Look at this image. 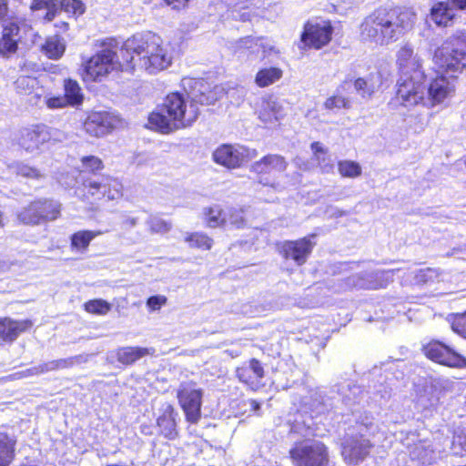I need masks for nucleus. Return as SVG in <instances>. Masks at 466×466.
<instances>
[{
  "label": "nucleus",
  "mask_w": 466,
  "mask_h": 466,
  "mask_svg": "<svg viewBox=\"0 0 466 466\" xmlns=\"http://www.w3.org/2000/svg\"><path fill=\"white\" fill-rule=\"evenodd\" d=\"M396 99L405 107L426 106L425 74L415 72L412 76H400L396 84Z\"/></svg>",
  "instance_id": "6e6552de"
},
{
  "label": "nucleus",
  "mask_w": 466,
  "mask_h": 466,
  "mask_svg": "<svg viewBox=\"0 0 466 466\" xmlns=\"http://www.w3.org/2000/svg\"><path fill=\"white\" fill-rule=\"evenodd\" d=\"M104 168L102 160L95 156L81 158L76 182H80L88 194L96 199L103 198L108 200L116 199L121 196V183L111 177L97 174Z\"/></svg>",
  "instance_id": "39448f33"
},
{
  "label": "nucleus",
  "mask_w": 466,
  "mask_h": 466,
  "mask_svg": "<svg viewBox=\"0 0 466 466\" xmlns=\"http://www.w3.org/2000/svg\"><path fill=\"white\" fill-rule=\"evenodd\" d=\"M452 329L454 331H456L458 334L461 335L462 337L466 338V315L463 316L461 319H458L453 325Z\"/></svg>",
  "instance_id": "13d9d810"
},
{
  "label": "nucleus",
  "mask_w": 466,
  "mask_h": 466,
  "mask_svg": "<svg viewBox=\"0 0 466 466\" xmlns=\"http://www.w3.org/2000/svg\"><path fill=\"white\" fill-rule=\"evenodd\" d=\"M121 56L127 69L133 70L137 66L149 74L167 68L172 62L169 46L152 32L137 34L126 40Z\"/></svg>",
  "instance_id": "f03ea898"
},
{
  "label": "nucleus",
  "mask_w": 466,
  "mask_h": 466,
  "mask_svg": "<svg viewBox=\"0 0 466 466\" xmlns=\"http://www.w3.org/2000/svg\"><path fill=\"white\" fill-rule=\"evenodd\" d=\"M177 413L175 412L172 406H167L162 415L157 420V424L160 430L161 434L169 440H174L177 436L176 417Z\"/></svg>",
  "instance_id": "a878e982"
},
{
  "label": "nucleus",
  "mask_w": 466,
  "mask_h": 466,
  "mask_svg": "<svg viewBox=\"0 0 466 466\" xmlns=\"http://www.w3.org/2000/svg\"><path fill=\"white\" fill-rule=\"evenodd\" d=\"M43 51L51 59H57L62 56L65 52V46L61 39L57 36H52L46 39L43 46Z\"/></svg>",
  "instance_id": "58836bf2"
},
{
  "label": "nucleus",
  "mask_w": 466,
  "mask_h": 466,
  "mask_svg": "<svg viewBox=\"0 0 466 466\" xmlns=\"http://www.w3.org/2000/svg\"><path fill=\"white\" fill-rule=\"evenodd\" d=\"M258 119L266 127H278L286 116L282 102L272 96L263 97L256 109Z\"/></svg>",
  "instance_id": "a211bd4d"
},
{
  "label": "nucleus",
  "mask_w": 466,
  "mask_h": 466,
  "mask_svg": "<svg viewBox=\"0 0 466 466\" xmlns=\"http://www.w3.org/2000/svg\"><path fill=\"white\" fill-rule=\"evenodd\" d=\"M185 241L189 244L191 248H197L204 250H208L213 245V239L203 233L195 232L186 237Z\"/></svg>",
  "instance_id": "a19ab883"
},
{
  "label": "nucleus",
  "mask_w": 466,
  "mask_h": 466,
  "mask_svg": "<svg viewBox=\"0 0 466 466\" xmlns=\"http://www.w3.org/2000/svg\"><path fill=\"white\" fill-rule=\"evenodd\" d=\"M54 370H57L56 360L28 369L26 372L28 373V375H39Z\"/></svg>",
  "instance_id": "3c124183"
},
{
  "label": "nucleus",
  "mask_w": 466,
  "mask_h": 466,
  "mask_svg": "<svg viewBox=\"0 0 466 466\" xmlns=\"http://www.w3.org/2000/svg\"><path fill=\"white\" fill-rule=\"evenodd\" d=\"M30 326V321H15L5 318L0 319V338L4 340L13 341L18 335Z\"/></svg>",
  "instance_id": "cd10ccee"
},
{
  "label": "nucleus",
  "mask_w": 466,
  "mask_h": 466,
  "mask_svg": "<svg viewBox=\"0 0 466 466\" xmlns=\"http://www.w3.org/2000/svg\"><path fill=\"white\" fill-rule=\"evenodd\" d=\"M203 390L194 381L182 382L177 391L178 403L187 421L196 424L201 418Z\"/></svg>",
  "instance_id": "9b49d317"
},
{
  "label": "nucleus",
  "mask_w": 466,
  "mask_h": 466,
  "mask_svg": "<svg viewBox=\"0 0 466 466\" xmlns=\"http://www.w3.org/2000/svg\"><path fill=\"white\" fill-rule=\"evenodd\" d=\"M338 393L347 406L360 403L364 395L363 390L352 382H343L338 387Z\"/></svg>",
  "instance_id": "7c9ffc66"
},
{
  "label": "nucleus",
  "mask_w": 466,
  "mask_h": 466,
  "mask_svg": "<svg viewBox=\"0 0 466 466\" xmlns=\"http://www.w3.org/2000/svg\"><path fill=\"white\" fill-rule=\"evenodd\" d=\"M138 219L133 217H127L123 221V224L126 228H132L137 225Z\"/></svg>",
  "instance_id": "052dcab7"
},
{
  "label": "nucleus",
  "mask_w": 466,
  "mask_h": 466,
  "mask_svg": "<svg viewBox=\"0 0 466 466\" xmlns=\"http://www.w3.org/2000/svg\"><path fill=\"white\" fill-rule=\"evenodd\" d=\"M379 78V76H377ZM354 89L358 95L364 99H369L375 93L379 86V79L375 80L374 75L366 77H359L354 80Z\"/></svg>",
  "instance_id": "2f4dec72"
},
{
  "label": "nucleus",
  "mask_w": 466,
  "mask_h": 466,
  "mask_svg": "<svg viewBox=\"0 0 466 466\" xmlns=\"http://www.w3.org/2000/svg\"><path fill=\"white\" fill-rule=\"evenodd\" d=\"M63 134L45 125H35L23 128L17 137L18 146L28 153H35L46 143L55 140L61 141Z\"/></svg>",
  "instance_id": "f8f14e48"
},
{
  "label": "nucleus",
  "mask_w": 466,
  "mask_h": 466,
  "mask_svg": "<svg viewBox=\"0 0 466 466\" xmlns=\"http://www.w3.org/2000/svg\"><path fill=\"white\" fill-rule=\"evenodd\" d=\"M255 149H249L241 145L224 144L219 146L212 154L213 160L228 168H236L244 162L255 157Z\"/></svg>",
  "instance_id": "ddd939ff"
},
{
  "label": "nucleus",
  "mask_w": 466,
  "mask_h": 466,
  "mask_svg": "<svg viewBox=\"0 0 466 466\" xmlns=\"http://www.w3.org/2000/svg\"><path fill=\"white\" fill-rule=\"evenodd\" d=\"M397 65L400 76H414L415 72L424 73L422 61L418 54L414 53L413 47L406 44L397 53Z\"/></svg>",
  "instance_id": "412c9836"
},
{
  "label": "nucleus",
  "mask_w": 466,
  "mask_h": 466,
  "mask_svg": "<svg viewBox=\"0 0 466 466\" xmlns=\"http://www.w3.org/2000/svg\"><path fill=\"white\" fill-rule=\"evenodd\" d=\"M437 279V272L431 268H420L415 272L414 283L417 285L427 284Z\"/></svg>",
  "instance_id": "de8ad7c7"
},
{
  "label": "nucleus",
  "mask_w": 466,
  "mask_h": 466,
  "mask_svg": "<svg viewBox=\"0 0 466 466\" xmlns=\"http://www.w3.org/2000/svg\"><path fill=\"white\" fill-rule=\"evenodd\" d=\"M101 234V231H78L71 237L72 246L76 248H86L91 240Z\"/></svg>",
  "instance_id": "ea45409f"
},
{
  "label": "nucleus",
  "mask_w": 466,
  "mask_h": 466,
  "mask_svg": "<svg viewBox=\"0 0 466 466\" xmlns=\"http://www.w3.org/2000/svg\"><path fill=\"white\" fill-rule=\"evenodd\" d=\"M16 439L0 432V466H10L15 456Z\"/></svg>",
  "instance_id": "c756f323"
},
{
  "label": "nucleus",
  "mask_w": 466,
  "mask_h": 466,
  "mask_svg": "<svg viewBox=\"0 0 466 466\" xmlns=\"http://www.w3.org/2000/svg\"><path fill=\"white\" fill-rule=\"evenodd\" d=\"M288 162L285 157L278 154H269L252 164L251 169L259 175L277 174L287 169Z\"/></svg>",
  "instance_id": "b1692460"
},
{
  "label": "nucleus",
  "mask_w": 466,
  "mask_h": 466,
  "mask_svg": "<svg viewBox=\"0 0 466 466\" xmlns=\"http://www.w3.org/2000/svg\"><path fill=\"white\" fill-rule=\"evenodd\" d=\"M395 271L399 269L360 272L348 277L346 284L350 288L363 289H383L393 280Z\"/></svg>",
  "instance_id": "4468645a"
},
{
  "label": "nucleus",
  "mask_w": 466,
  "mask_h": 466,
  "mask_svg": "<svg viewBox=\"0 0 466 466\" xmlns=\"http://www.w3.org/2000/svg\"><path fill=\"white\" fill-rule=\"evenodd\" d=\"M260 47H261V58H265L266 56H269L271 53H276L275 46L272 45V43L265 38L260 37Z\"/></svg>",
  "instance_id": "4d7b16f0"
},
{
  "label": "nucleus",
  "mask_w": 466,
  "mask_h": 466,
  "mask_svg": "<svg viewBox=\"0 0 466 466\" xmlns=\"http://www.w3.org/2000/svg\"><path fill=\"white\" fill-rule=\"evenodd\" d=\"M454 17V8L449 2L435 3L431 8V19L439 26L450 25Z\"/></svg>",
  "instance_id": "393cba45"
},
{
  "label": "nucleus",
  "mask_w": 466,
  "mask_h": 466,
  "mask_svg": "<svg viewBox=\"0 0 466 466\" xmlns=\"http://www.w3.org/2000/svg\"><path fill=\"white\" fill-rule=\"evenodd\" d=\"M9 168L16 176L30 180L41 181L45 178V174L40 169L22 161L13 163Z\"/></svg>",
  "instance_id": "473e14b6"
},
{
  "label": "nucleus",
  "mask_w": 466,
  "mask_h": 466,
  "mask_svg": "<svg viewBox=\"0 0 466 466\" xmlns=\"http://www.w3.org/2000/svg\"><path fill=\"white\" fill-rule=\"evenodd\" d=\"M296 466H329L328 447L319 441H305L289 451Z\"/></svg>",
  "instance_id": "9d476101"
},
{
  "label": "nucleus",
  "mask_w": 466,
  "mask_h": 466,
  "mask_svg": "<svg viewBox=\"0 0 466 466\" xmlns=\"http://www.w3.org/2000/svg\"><path fill=\"white\" fill-rule=\"evenodd\" d=\"M167 303V298L165 296L157 295L147 299V306L151 310H158L163 305Z\"/></svg>",
  "instance_id": "6e6d98bb"
},
{
  "label": "nucleus",
  "mask_w": 466,
  "mask_h": 466,
  "mask_svg": "<svg viewBox=\"0 0 466 466\" xmlns=\"http://www.w3.org/2000/svg\"><path fill=\"white\" fill-rule=\"evenodd\" d=\"M444 451L445 448H434L431 443L422 441L415 445L411 451V456L419 460L422 464H431Z\"/></svg>",
  "instance_id": "bb28decb"
},
{
  "label": "nucleus",
  "mask_w": 466,
  "mask_h": 466,
  "mask_svg": "<svg viewBox=\"0 0 466 466\" xmlns=\"http://www.w3.org/2000/svg\"><path fill=\"white\" fill-rule=\"evenodd\" d=\"M454 77L441 76L436 77L428 87L426 106L439 104L454 92Z\"/></svg>",
  "instance_id": "5701e85b"
},
{
  "label": "nucleus",
  "mask_w": 466,
  "mask_h": 466,
  "mask_svg": "<svg viewBox=\"0 0 466 466\" xmlns=\"http://www.w3.org/2000/svg\"><path fill=\"white\" fill-rule=\"evenodd\" d=\"M187 85L192 88L188 94L191 99L189 105L182 94L171 93L162 106L149 116V123L160 132L170 133L190 127L199 115L196 104L212 105L218 99V90L221 88L218 86L210 90L208 83L202 79H189Z\"/></svg>",
  "instance_id": "f257e3e1"
},
{
  "label": "nucleus",
  "mask_w": 466,
  "mask_h": 466,
  "mask_svg": "<svg viewBox=\"0 0 466 466\" xmlns=\"http://www.w3.org/2000/svg\"><path fill=\"white\" fill-rule=\"evenodd\" d=\"M82 361H85L84 357L82 355L69 357L66 359L56 360L57 370L68 369L76 364L81 363Z\"/></svg>",
  "instance_id": "603ef678"
},
{
  "label": "nucleus",
  "mask_w": 466,
  "mask_h": 466,
  "mask_svg": "<svg viewBox=\"0 0 466 466\" xmlns=\"http://www.w3.org/2000/svg\"><path fill=\"white\" fill-rule=\"evenodd\" d=\"M19 39L15 38H3L0 39V54L8 56L15 53L17 49V43Z\"/></svg>",
  "instance_id": "8fccbe9b"
},
{
  "label": "nucleus",
  "mask_w": 466,
  "mask_h": 466,
  "mask_svg": "<svg viewBox=\"0 0 466 466\" xmlns=\"http://www.w3.org/2000/svg\"><path fill=\"white\" fill-rule=\"evenodd\" d=\"M236 375L241 382L252 390H258L262 386L261 380L265 376V370L259 360L251 359L248 364L236 370Z\"/></svg>",
  "instance_id": "4be33fe9"
},
{
  "label": "nucleus",
  "mask_w": 466,
  "mask_h": 466,
  "mask_svg": "<svg viewBox=\"0 0 466 466\" xmlns=\"http://www.w3.org/2000/svg\"><path fill=\"white\" fill-rule=\"evenodd\" d=\"M354 423L350 425L342 443L341 455L346 463L358 465L370 453L374 444L371 438L380 431V427L370 412H352Z\"/></svg>",
  "instance_id": "20e7f679"
},
{
  "label": "nucleus",
  "mask_w": 466,
  "mask_h": 466,
  "mask_svg": "<svg viewBox=\"0 0 466 466\" xmlns=\"http://www.w3.org/2000/svg\"><path fill=\"white\" fill-rule=\"evenodd\" d=\"M46 106L49 108L56 109L66 107V106H69V103L64 96H57L47 98Z\"/></svg>",
  "instance_id": "5fc2aeb1"
},
{
  "label": "nucleus",
  "mask_w": 466,
  "mask_h": 466,
  "mask_svg": "<svg viewBox=\"0 0 466 466\" xmlns=\"http://www.w3.org/2000/svg\"><path fill=\"white\" fill-rule=\"evenodd\" d=\"M436 65L449 76L455 77L466 67V33L448 38L434 54Z\"/></svg>",
  "instance_id": "423d86ee"
},
{
  "label": "nucleus",
  "mask_w": 466,
  "mask_h": 466,
  "mask_svg": "<svg viewBox=\"0 0 466 466\" xmlns=\"http://www.w3.org/2000/svg\"><path fill=\"white\" fill-rule=\"evenodd\" d=\"M314 246L315 244L309 238H302L298 240L285 241L280 246L279 252L285 259H291L297 266H301L306 263Z\"/></svg>",
  "instance_id": "6ab92c4d"
},
{
  "label": "nucleus",
  "mask_w": 466,
  "mask_h": 466,
  "mask_svg": "<svg viewBox=\"0 0 466 466\" xmlns=\"http://www.w3.org/2000/svg\"><path fill=\"white\" fill-rule=\"evenodd\" d=\"M311 149L319 166L323 172L329 173L333 169V160L319 142L311 144Z\"/></svg>",
  "instance_id": "e433bc0d"
},
{
  "label": "nucleus",
  "mask_w": 466,
  "mask_h": 466,
  "mask_svg": "<svg viewBox=\"0 0 466 466\" xmlns=\"http://www.w3.org/2000/svg\"><path fill=\"white\" fill-rule=\"evenodd\" d=\"M339 172L342 177H357L361 174L360 166L354 161H339L338 165Z\"/></svg>",
  "instance_id": "79ce46f5"
},
{
  "label": "nucleus",
  "mask_w": 466,
  "mask_h": 466,
  "mask_svg": "<svg viewBox=\"0 0 466 466\" xmlns=\"http://www.w3.org/2000/svg\"><path fill=\"white\" fill-rule=\"evenodd\" d=\"M154 352L153 348L123 347L118 349L116 359L122 364L130 365L144 356L153 355Z\"/></svg>",
  "instance_id": "c85d7f7f"
},
{
  "label": "nucleus",
  "mask_w": 466,
  "mask_h": 466,
  "mask_svg": "<svg viewBox=\"0 0 466 466\" xmlns=\"http://www.w3.org/2000/svg\"><path fill=\"white\" fill-rule=\"evenodd\" d=\"M7 10V0H0V21L6 15Z\"/></svg>",
  "instance_id": "680f3d73"
},
{
  "label": "nucleus",
  "mask_w": 466,
  "mask_h": 466,
  "mask_svg": "<svg viewBox=\"0 0 466 466\" xmlns=\"http://www.w3.org/2000/svg\"><path fill=\"white\" fill-rule=\"evenodd\" d=\"M237 48L247 49L252 54L258 55L261 52L260 37L246 36L238 40Z\"/></svg>",
  "instance_id": "49530a36"
},
{
  "label": "nucleus",
  "mask_w": 466,
  "mask_h": 466,
  "mask_svg": "<svg viewBox=\"0 0 466 466\" xmlns=\"http://www.w3.org/2000/svg\"><path fill=\"white\" fill-rule=\"evenodd\" d=\"M245 208H228L225 209V216L227 218V227L234 228H243L247 225V220L244 216Z\"/></svg>",
  "instance_id": "4c0bfd02"
},
{
  "label": "nucleus",
  "mask_w": 466,
  "mask_h": 466,
  "mask_svg": "<svg viewBox=\"0 0 466 466\" xmlns=\"http://www.w3.org/2000/svg\"><path fill=\"white\" fill-rule=\"evenodd\" d=\"M203 215L207 225L209 228L225 227L227 228V218L225 216V210L218 205L205 208L203 209Z\"/></svg>",
  "instance_id": "72a5a7b5"
},
{
  "label": "nucleus",
  "mask_w": 466,
  "mask_h": 466,
  "mask_svg": "<svg viewBox=\"0 0 466 466\" xmlns=\"http://www.w3.org/2000/svg\"><path fill=\"white\" fill-rule=\"evenodd\" d=\"M324 106L327 109H340V108H350V101L349 98H346L342 96H333L329 97L325 103Z\"/></svg>",
  "instance_id": "09e8293b"
},
{
  "label": "nucleus",
  "mask_w": 466,
  "mask_h": 466,
  "mask_svg": "<svg viewBox=\"0 0 466 466\" xmlns=\"http://www.w3.org/2000/svg\"><path fill=\"white\" fill-rule=\"evenodd\" d=\"M118 120L107 112L91 114L84 123L86 133L94 137H103L116 127Z\"/></svg>",
  "instance_id": "aec40b11"
},
{
  "label": "nucleus",
  "mask_w": 466,
  "mask_h": 466,
  "mask_svg": "<svg viewBox=\"0 0 466 466\" xmlns=\"http://www.w3.org/2000/svg\"><path fill=\"white\" fill-rule=\"evenodd\" d=\"M85 309L93 314L106 315L111 309V305L103 299H93L85 303Z\"/></svg>",
  "instance_id": "c03bdc74"
},
{
  "label": "nucleus",
  "mask_w": 466,
  "mask_h": 466,
  "mask_svg": "<svg viewBox=\"0 0 466 466\" xmlns=\"http://www.w3.org/2000/svg\"><path fill=\"white\" fill-rule=\"evenodd\" d=\"M425 355L435 362L453 367L466 368V358L453 351L440 341H431L424 347Z\"/></svg>",
  "instance_id": "2eb2a0df"
},
{
  "label": "nucleus",
  "mask_w": 466,
  "mask_h": 466,
  "mask_svg": "<svg viewBox=\"0 0 466 466\" xmlns=\"http://www.w3.org/2000/svg\"><path fill=\"white\" fill-rule=\"evenodd\" d=\"M147 224L150 228V231L152 233H167L168 232L171 228L172 224L168 221L164 220L163 218L156 216L150 217L147 220Z\"/></svg>",
  "instance_id": "a18cd8bd"
},
{
  "label": "nucleus",
  "mask_w": 466,
  "mask_h": 466,
  "mask_svg": "<svg viewBox=\"0 0 466 466\" xmlns=\"http://www.w3.org/2000/svg\"><path fill=\"white\" fill-rule=\"evenodd\" d=\"M250 407H251V410L257 412L260 409V404L258 401H256L254 400H250Z\"/></svg>",
  "instance_id": "69168bd1"
},
{
  "label": "nucleus",
  "mask_w": 466,
  "mask_h": 466,
  "mask_svg": "<svg viewBox=\"0 0 466 466\" xmlns=\"http://www.w3.org/2000/svg\"><path fill=\"white\" fill-rule=\"evenodd\" d=\"M451 449L454 455L463 456L466 454V432L464 431L459 430L454 432Z\"/></svg>",
  "instance_id": "37998d69"
},
{
  "label": "nucleus",
  "mask_w": 466,
  "mask_h": 466,
  "mask_svg": "<svg viewBox=\"0 0 466 466\" xmlns=\"http://www.w3.org/2000/svg\"><path fill=\"white\" fill-rule=\"evenodd\" d=\"M19 31L20 29L17 25L9 23L4 26L2 37L20 39Z\"/></svg>",
  "instance_id": "864d4df0"
},
{
  "label": "nucleus",
  "mask_w": 466,
  "mask_h": 466,
  "mask_svg": "<svg viewBox=\"0 0 466 466\" xmlns=\"http://www.w3.org/2000/svg\"><path fill=\"white\" fill-rule=\"evenodd\" d=\"M64 96L66 98L69 106H76L83 103L84 94L79 84L71 78L64 81Z\"/></svg>",
  "instance_id": "f704fd0d"
},
{
  "label": "nucleus",
  "mask_w": 466,
  "mask_h": 466,
  "mask_svg": "<svg viewBox=\"0 0 466 466\" xmlns=\"http://www.w3.org/2000/svg\"><path fill=\"white\" fill-rule=\"evenodd\" d=\"M346 213L344 211L339 210L337 208L334 209V211L331 213V216L333 217H341L345 215Z\"/></svg>",
  "instance_id": "338daca9"
},
{
  "label": "nucleus",
  "mask_w": 466,
  "mask_h": 466,
  "mask_svg": "<svg viewBox=\"0 0 466 466\" xmlns=\"http://www.w3.org/2000/svg\"><path fill=\"white\" fill-rule=\"evenodd\" d=\"M31 9H46L45 18L51 21L59 9H64L74 15H80L85 12V5L80 0H33Z\"/></svg>",
  "instance_id": "f3484780"
},
{
  "label": "nucleus",
  "mask_w": 466,
  "mask_h": 466,
  "mask_svg": "<svg viewBox=\"0 0 466 466\" xmlns=\"http://www.w3.org/2000/svg\"><path fill=\"white\" fill-rule=\"evenodd\" d=\"M128 71L125 60L110 47H106L90 57L84 65L83 79L90 82H101L112 71Z\"/></svg>",
  "instance_id": "0eeeda50"
},
{
  "label": "nucleus",
  "mask_w": 466,
  "mask_h": 466,
  "mask_svg": "<svg viewBox=\"0 0 466 466\" xmlns=\"http://www.w3.org/2000/svg\"><path fill=\"white\" fill-rule=\"evenodd\" d=\"M167 5H172L175 9L185 7L190 0H164Z\"/></svg>",
  "instance_id": "bf43d9fd"
},
{
  "label": "nucleus",
  "mask_w": 466,
  "mask_h": 466,
  "mask_svg": "<svg viewBox=\"0 0 466 466\" xmlns=\"http://www.w3.org/2000/svg\"><path fill=\"white\" fill-rule=\"evenodd\" d=\"M333 28L329 22L309 23L304 26L300 40L305 46L319 49L331 40Z\"/></svg>",
  "instance_id": "dca6fc26"
},
{
  "label": "nucleus",
  "mask_w": 466,
  "mask_h": 466,
  "mask_svg": "<svg viewBox=\"0 0 466 466\" xmlns=\"http://www.w3.org/2000/svg\"><path fill=\"white\" fill-rule=\"evenodd\" d=\"M61 205L59 202L39 198L30 202L16 214L18 221L24 225L37 226L56 220L60 216Z\"/></svg>",
  "instance_id": "1a4fd4ad"
},
{
  "label": "nucleus",
  "mask_w": 466,
  "mask_h": 466,
  "mask_svg": "<svg viewBox=\"0 0 466 466\" xmlns=\"http://www.w3.org/2000/svg\"><path fill=\"white\" fill-rule=\"evenodd\" d=\"M282 76V71L278 67H268L259 70L255 78L256 84L260 87H265L274 84Z\"/></svg>",
  "instance_id": "c9c22d12"
},
{
  "label": "nucleus",
  "mask_w": 466,
  "mask_h": 466,
  "mask_svg": "<svg viewBox=\"0 0 466 466\" xmlns=\"http://www.w3.org/2000/svg\"><path fill=\"white\" fill-rule=\"evenodd\" d=\"M67 187H73L75 184L73 182H66Z\"/></svg>",
  "instance_id": "774afa93"
},
{
  "label": "nucleus",
  "mask_w": 466,
  "mask_h": 466,
  "mask_svg": "<svg viewBox=\"0 0 466 466\" xmlns=\"http://www.w3.org/2000/svg\"><path fill=\"white\" fill-rule=\"evenodd\" d=\"M319 398L321 399L320 400L316 399V401H318L317 404H315V403L312 404L315 407V409L317 410L318 413L323 412L324 411V408H321L320 406H325V402H324L323 397L319 396Z\"/></svg>",
  "instance_id": "0e129e2a"
},
{
  "label": "nucleus",
  "mask_w": 466,
  "mask_h": 466,
  "mask_svg": "<svg viewBox=\"0 0 466 466\" xmlns=\"http://www.w3.org/2000/svg\"><path fill=\"white\" fill-rule=\"evenodd\" d=\"M451 3L458 9H466V0H451Z\"/></svg>",
  "instance_id": "e2e57ef3"
},
{
  "label": "nucleus",
  "mask_w": 466,
  "mask_h": 466,
  "mask_svg": "<svg viewBox=\"0 0 466 466\" xmlns=\"http://www.w3.org/2000/svg\"><path fill=\"white\" fill-rule=\"evenodd\" d=\"M415 18L416 15L408 9L378 8L361 23L360 37L379 46L389 45L410 30Z\"/></svg>",
  "instance_id": "7ed1b4c3"
}]
</instances>
